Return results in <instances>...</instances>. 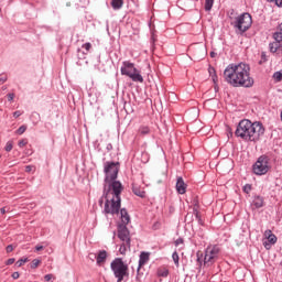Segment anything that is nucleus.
<instances>
[{
    "mask_svg": "<svg viewBox=\"0 0 282 282\" xmlns=\"http://www.w3.org/2000/svg\"><path fill=\"white\" fill-rule=\"evenodd\" d=\"M28 258H21L15 262L17 268H21L24 263H28Z\"/></svg>",
    "mask_w": 282,
    "mask_h": 282,
    "instance_id": "32",
    "label": "nucleus"
},
{
    "mask_svg": "<svg viewBox=\"0 0 282 282\" xmlns=\"http://www.w3.org/2000/svg\"><path fill=\"white\" fill-rule=\"evenodd\" d=\"M281 47V42H271L269 43V51L271 54H276L279 52V48Z\"/></svg>",
    "mask_w": 282,
    "mask_h": 282,
    "instance_id": "22",
    "label": "nucleus"
},
{
    "mask_svg": "<svg viewBox=\"0 0 282 282\" xmlns=\"http://www.w3.org/2000/svg\"><path fill=\"white\" fill-rule=\"evenodd\" d=\"M268 61V55L265 54V52L261 53V59L260 63H265Z\"/></svg>",
    "mask_w": 282,
    "mask_h": 282,
    "instance_id": "38",
    "label": "nucleus"
},
{
    "mask_svg": "<svg viewBox=\"0 0 282 282\" xmlns=\"http://www.w3.org/2000/svg\"><path fill=\"white\" fill-rule=\"evenodd\" d=\"M265 235H268L269 242H264L263 246L267 250H270V246H274V243L278 241V238L274 234H272V230H267Z\"/></svg>",
    "mask_w": 282,
    "mask_h": 282,
    "instance_id": "13",
    "label": "nucleus"
},
{
    "mask_svg": "<svg viewBox=\"0 0 282 282\" xmlns=\"http://www.w3.org/2000/svg\"><path fill=\"white\" fill-rule=\"evenodd\" d=\"M31 171H32V165H26V166H25V172H26V173H30Z\"/></svg>",
    "mask_w": 282,
    "mask_h": 282,
    "instance_id": "51",
    "label": "nucleus"
},
{
    "mask_svg": "<svg viewBox=\"0 0 282 282\" xmlns=\"http://www.w3.org/2000/svg\"><path fill=\"white\" fill-rule=\"evenodd\" d=\"M197 263H199V265H202V257H199V253H197Z\"/></svg>",
    "mask_w": 282,
    "mask_h": 282,
    "instance_id": "52",
    "label": "nucleus"
},
{
    "mask_svg": "<svg viewBox=\"0 0 282 282\" xmlns=\"http://www.w3.org/2000/svg\"><path fill=\"white\" fill-rule=\"evenodd\" d=\"M97 265H102L107 261V251L100 250L98 254H94Z\"/></svg>",
    "mask_w": 282,
    "mask_h": 282,
    "instance_id": "18",
    "label": "nucleus"
},
{
    "mask_svg": "<svg viewBox=\"0 0 282 282\" xmlns=\"http://www.w3.org/2000/svg\"><path fill=\"white\" fill-rule=\"evenodd\" d=\"M214 4L215 0H205V11L210 12L213 10Z\"/></svg>",
    "mask_w": 282,
    "mask_h": 282,
    "instance_id": "27",
    "label": "nucleus"
},
{
    "mask_svg": "<svg viewBox=\"0 0 282 282\" xmlns=\"http://www.w3.org/2000/svg\"><path fill=\"white\" fill-rule=\"evenodd\" d=\"M11 276L12 279H14V281H17V279H19L21 274L19 272H13Z\"/></svg>",
    "mask_w": 282,
    "mask_h": 282,
    "instance_id": "43",
    "label": "nucleus"
},
{
    "mask_svg": "<svg viewBox=\"0 0 282 282\" xmlns=\"http://www.w3.org/2000/svg\"><path fill=\"white\" fill-rule=\"evenodd\" d=\"M132 193L137 195V197L144 198L147 197V192L144 189L135 184H132Z\"/></svg>",
    "mask_w": 282,
    "mask_h": 282,
    "instance_id": "20",
    "label": "nucleus"
},
{
    "mask_svg": "<svg viewBox=\"0 0 282 282\" xmlns=\"http://www.w3.org/2000/svg\"><path fill=\"white\" fill-rule=\"evenodd\" d=\"M93 45H91V43L90 42H86V43H84L83 45H82V50L80 48H78L77 50V52L78 53H80L82 52V54H84V56H87V54H89L90 52H91V50H93Z\"/></svg>",
    "mask_w": 282,
    "mask_h": 282,
    "instance_id": "21",
    "label": "nucleus"
},
{
    "mask_svg": "<svg viewBox=\"0 0 282 282\" xmlns=\"http://www.w3.org/2000/svg\"><path fill=\"white\" fill-rule=\"evenodd\" d=\"M229 21L236 34H240V36H243L252 28V14L249 12H243L236 17L230 15Z\"/></svg>",
    "mask_w": 282,
    "mask_h": 282,
    "instance_id": "3",
    "label": "nucleus"
},
{
    "mask_svg": "<svg viewBox=\"0 0 282 282\" xmlns=\"http://www.w3.org/2000/svg\"><path fill=\"white\" fill-rule=\"evenodd\" d=\"M273 78H274L275 83H281V80H282V72H275L273 74Z\"/></svg>",
    "mask_w": 282,
    "mask_h": 282,
    "instance_id": "31",
    "label": "nucleus"
},
{
    "mask_svg": "<svg viewBox=\"0 0 282 282\" xmlns=\"http://www.w3.org/2000/svg\"><path fill=\"white\" fill-rule=\"evenodd\" d=\"M268 3H274V0H267Z\"/></svg>",
    "mask_w": 282,
    "mask_h": 282,
    "instance_id": "54",
    "label": "nucleus"
},
{
    "mask_svg": "<svg viewBox=\"0 0 282 282\" xmlns=\"http://www.w3.org/2000/svg\"><path fill=\"white\" fill-rule=\"evenodd\" d=\"M219 246L214 245L212 247H207L205 250L204 263H213L219 257Z\"/></svg>",
    "mask_w": 282,
    "mask_h": 282,
    "instance_id": "9",
    "label": "nucleus"
},
{
    "mask_svg": "<svg viewBox=\"0 0 282 282\" xmlns=\"http://www.w3.org/2000/svg\"><path fill=\"white\" fill-rule=\"evenodd\" d=\"M40 264H41V260L34 259V260L31 262L30 268H31L32 270H36V268H39Z\"/></svg>",
    "mask_w": 282,
    "mask_h": 282,
    "instance_id": "30",
    "label": "nucleus"
},
{
    "mask_svg": "<svg viewBox=\"0 0 282 282\" xmlns=\"http://www.w3.org/2000/svg\"><path fill=\"white\" fill-rule=\"evenodd\" d=\"M120 216H121V224H119V226H127L129 221H131V217L129 216V212H127V208L120 209Z\"/></svg>",
    "mask_w": 282,
    "mask_h": 282,
    "instance_id": "16",
    "label": "nucleus"
},
{
    "mask_svg": "<svg viewBox=\"0 0 282 282\" xmlns=\"http://www.w3.org/2000/svg\"><path fill=\"white\" fill-rule=\"evenodd\" d=\"M264 133L265 127L261 121L252 122L249 119H242L237 126L235 135L245 142H259Z\"/></svg>",
    "mask_w": 282,
    "mask_h": 282,
    "instance_id": "1",
    "label": "nucleus"
},
{
    "mask_svg": "<svg viewBox=\"0 0 282 282\" xmlns=\"http://www.w3.org/2000/svg\"><path fill=\"white\" fill-rule=\"evenodd\" d=\"M140 135H149L151 133V129L147 126H141L139 128Z\"/></svg>",
    "mask_w": 282,
    "mask_h": 282,
    "instance_id": "26",
    "label": "nucleus"
},
{
    "mask_svg": "<svg viewBox=\"0 0 282 282\" xmlns=\"http://www.w3.org/2000/svg\"><path fill=\"white\" fill-rule=\"evenodd\" d=\"M17 260L14 258H10L7 260L6 265H12Z\"/></svg>",
    "mask_w": 282,
    "mask_h": 282,
    "instance_id": "41",
    "label": "nucleus"
},
{
    "mask_svg": "<svg viewBox=\"0 0 282 282\" xmlns=\"http://www.w3.org/2000/svg\"><path fill=\"white\" fill-rule=\"evenodd\" d=\"M151 41L153 44H155V37H152Z\"/></svg>",
    "mask_w": 282,
    "mask_h": 282,
    "instance_id": "55",
    "label": "nucleus"
},
{
    "mask_svg": "<svg viewBox=\"0 0 282 282\" xmlns=\"http://www.w3.org/2000/svg\"><path fill=\"white\" fill-rule=\"evenodd\" d=\"M7 96H8L9 102H12V100H14V93H10Z\"/></svg>",
    "mask_w": 282,
    "mask_h": 282,
    "instance_id": "42",
    "label": "nucleus"
},
{
    "mask_svg": "<svg viewBox=\"0 0 282 282\" xmlns=\"http://www.w3.org/2000/svg\"><path fill=\"white\" fill-rule=\"evenodd\" d=\"M193 215L195 216L199 226H204V220H202V216L199 215V210L197 208L193 209Z\"/></svg>",
    "mask_w": 282,
    "mask_h": 282,
    "instance_id": "25",
    "label": "nucleus"
},
{
    "mask_svg": "<svg viewBox=\"0 0 282 282\" xmlns=\"http://www.w3.org/2000/svg\"><path fill=\"white\" fill-rule=\"evenodd\" d=\"M28 131V127L26 126H21L18 130L17 133L18 135H23V132Z\"/></svg>",
    "mask_w": 282,
    "mask_h": 282,
    "instance_id": "33",
    "label": "nucleus"
},
{
    "mask_svg": "<svg viewBox=\"0 0 282 282\" xmlns=\"http://www.w3.org/2000/svg\"><path fill=\"white\" fill-rule=\"evenodd\" d=\"M118 164L116 162H106L104 166L105 180L104 182H109V180H118Z\"/></svg>",
    "mask_w": 282,
    "mask_h": 282,
    "instance_id": "8",
    "label": "nucleus"
},
{
    "mask_svg": "<svg viewBox=\"0 0 282 282\" xmlns=\"http://www.w3.org/2000/svg\"><path fill=\"white\" fill-rule=\"evenodd\" d=\"M0 159H1V154H0Z\"/></svg>",
    "mask_w": 282,
    "mask_h": 282,
    "instance_id": "56",
    "label": "nucleus"
},
{
    "mask_svg": "<svg viewBox=\"0 0 282 282\" xmlns=\"http://www.w3.org/2000/svg\"><path fill=\"white\" fill-rule=\"evenodd\" d=\"M106 151H113V144H111V143H108L107 145H106Z\"/></svg>",
    "mask_w": 282,
    "mask_h": 282,
    "instance_id": "46",
    "label": "nucleus"
},
{
    "mask_svg": "<svg viewBox=\"0 0 282 282\" xmlns=\"http://www.w3.org/2000/svg\"><path fill=\"white\" fill-rule=\"evenodd\" d=\"M225 72H250V65L241 62L239 64H229Z\"/></svg>",
    "mask_w": 282,
    "mask_h": 282,
    "instance_id": "11",
    "label": "nucleus"
},
{
    "mask_svg": "<svg viewBox=\"0 0 282 282\" xmlns=\"http://www.w3.org/2000/svg\"><path fill=\"white\" fill-rule=\"evenodd\" d=\"M12 149H13L12 142L11 141L7 142V144L4 147V151H7V153H10V151H12Z\"/></svg>",
    "mask_w": 282,
    "mask_h": 282,
    "instance_id": "34",
    "label": "nucleus"
},
{
    "mask_svg": "<svg viewBox=\"0 0 282 282\" xmlns=\"http://www.w3.org/2000/svg\"><path fill=\"white\" fill-rule=\"evenodd\" d=\"M210 58H217L218 54L215 51L209 52Z\"/></svg>",
    "mask_w": 282,
    "mask_h": 282,
    "instance_id": "45",
    "label": "nucleus"
},
{
    "mask_svg": "<svg viewBox=\"0 0 282 282\" xmlns=\"http://www.w3.org/2000/svg\"><path fill=\"white\" fill-rule=\"evenodd\" d=\"M28 144V140L22 139L18 142V147H20V149H23V147H25Z\"/></svg>",
    "mask_w": 282,
    "mask_h": 282,
    "instance_id": "35",
    "label": "nucleus"
},
{
    "mask_svg": "<svg viewBox=\"0 0 282 282\" xmlns=\"http://www.w3.org/2000/svg\"><path fill=\"white\" fill-rule=\"evenodd\" d=\"M0 213H1V215H6V213H7L6 207L0 208Z\"/></svg>",
    "mask_w": 282,
    "mask_h": 282,
    "instance_id": "53",
    "label": "nucleus"
},
{
    "mask_svg": "<svg viewBox=\"0 0 282 282\" xmlns=\"http://www.w3.org/2000/svg\"><path fill=\"white\" fill-rule=\"evenodd\" d=\"M172 259H173V261H174L176 268H180V254H177V251H174V252L172 253Z\"/></svg>",
    "mask_w": 282,
    "mask_h": 282,
    "instance_id": "29",
    "label": "nucleus"
},
{
    "mask_svg": "<svg viewBox=\"0 0 282 282\" xmlns=\"http://www.w3.org/2000/svg\"><path fill=\"white\" fill-rule=\"evenodd\" d=\"M110 6L113 10H120L124 6V0H111Z\"/></svg>",
    "mask_w": 282,
    "mask_h": 282,
    "instance_id": "23",
    "label": "nucleus"
},
{
    "mask_svg": "<svg viewBox=\"0 0 282 282\" xmlns=\"http://www.w3.org/2000/svg\"><path fill=\"white\" fill-rule=\"evenodd\" d=\"M14 250V247L12 245L7 246V252H12Z\"/></svg>",
    "mask_w": 282,
    "mask_h": 282,
    "instance_id": "48",
    "label": "nucleus"
},
{
    "mask_svg": "<svg viewBox=\"0 0 282 282\" xmlns=\"http://www.w3.org/2000/svg\"><path fill=\"white\" fill-rule=\"evenodd\" d=\"M176 191L180 195H184L186 193V183L182 176H178L176 180Z\"/></svg>",
    "mask_w": 282,
    "mask_h": 282,
    "instance_id": "15",
    "label": "nucleus"
},
{
    "mask_svg": "<svg viewBox=\"0 0 282 282\" xmlns=\"http://www.w3.org/2000/svg\"><path fill=\"white\" fill-rule=\"evenodd\" d=\"M250 191H252V185L246 184V185L243 186V193H250Z\"/></svg>",
    "mask_w": 282,
    "mask_h": 282,
    "instance_id": "37",
    "label": "nucleus"
},
{
    "mask_svg": "<svg viewBox=\"0 0 282 282\" xmlns=\"http://www.w3.org/2000/svg\"><path fill=\"white\" fill-rule=\"evenodd\" d=\"M6 80H8V77H7V76H1V77H0V83H1V84L6 83Z\"/></svg>",
    "mask_w": 282,
    "mask_h": 282,
    "instance_id": "49",
    "label": "nucleus"
},
{
    "mask_svg": "<svg viewBox=\"0 0 282 282\" xmlns=\"http://www.w3.org/2000/svg\"><path fill=\"white\" fill-rule=\"evenodd\" d=\"M264 205H265V202L263 200V196H254L253 197L251 206L259 209V208H263Z\"/></svg>",
    "mask_w": 282,
    "mask_h": 282,
    "instance_id": "19",
    "label": "nucleus"
},
{
    "mask_svg": "<svg viewBox=\"0 0 282 282\" xmlns=\"http://www.w3.org/2000/svg\"><path fill=\"white\" fill-rule=\"evenodd\" d=\"M224 76L225 80L228 83V85H231V87L250 88L252 85H254V79L250 77V73L248 72H225Z\"/></svg>",
    "mask_w": 282,
    "mask_h": 282,
    "instance_id": "2",
    "label": "nucleus"
},
{
    "mask_svg": "<svg viewBox=\"0 0 282 282\" xmlns=\"http://www.w3.org/2000/svg\"><path fill=\"white\" fill-rule=\"evenodd\" d=\"M20 116H23V112L21 110H17L13 112V118H20Z\"/></svg>",
    "mask_w": 282,
    "mask_h": 282,
    "instance_id": "39",
    "label": "nucleus"
},
{
    "mask_svg": "<svg viewBox=\"0 0 282 282\" xmlns=\"http://www.w3.org/2000/svg\"><path fill=\"white\" fill-rule=\"evenodd\" d=\"M104 196L106 199H111V197L121 198L122 195V183L116 180L104 181Z\"/></svg>",
    "mask_w": 282,
    "mask_h": 282,
    "instance_id": "4",
    "label": "nucleus"
},
{
    "mask_svg": "<svg viewBox=\"0 0 282 282\" xmlns=\"http://www.w3.org/2000/svg\"><path fill=\"white\" fill-rule=\"evenodd\" d=\"M273 3H275L278 8H282V0H273Z\"/></svg>",
    "mask_w": 282,
    "mask_h": 282,
    "instance_id": "44",
    "label": "nucleus"
},
{
    "mask_svg": "<svg viewBox=\"0 0 282 282\" xmlns=\"http://www.w3.org/2000/svg\"><path fill=\"white\" fill-rule=\"evenodd\" d=\"M147 263H149V252H141L139 256V265L137 269V272H140V269L142 268V265H147Z\"/></svg>",
    "mask_w": 282,
    "mask_h": 282,
    "instance_id": "17",
    "label": "nucleus"
},
{
    "mask_svg": "<svg viewBox=\"0 0 282 282\" xmlns=\"http://www.w3.org/2000/svg\"><path fill=\"white\" fill-rule=\"evenodd\" d=\"M174 243L175 246H182V243H184V238H177Z\"/></svg>",
    "mask_w": 282,
    "mask_h": 282,
    "instance_id": "40",
    "label": "nucleus"
},
{
    "mask_svg": "<svg viewBox=\"0 0 282 282\" xmlns=\"http://www.w3.org/2000/svg\"><path fill=\"white\" fill-rule=\"evenodd\" d=\"M120 72H138V68L135 67V63L123 61Z\"/></svg>",
    "mask_w": 282,
    "mask_h": 282,
    "instance_id": "14",
    "label": "nucleus"
},
{
    "mask_svg": "<svg viewBox=\"0 0 282 282\" xmlns=\"http://www.w3.org/2000/svg\"><path fill=\"white\" fill-rule=\"evenodd\" d=\"M120 254H126L127 253V245H121L119 248Z\"/></svg>",
    "mask_w": 282,
    "mask_h": 282,
    "instance_id": "36",
    "label": "nucleus"
},
{
    "mask_svg": "<svg viewBox=\"0 0 282 282\" xmlns=\"http://www.w3.org/2000/svg\"><path fill=\"white\" fill-rule=\"evenodd\" d=\"M209 76L212 77V80L214 83V89H217V83H219V77H217V72L209 73Z\"/></svg>",
    "mask_w": 282,
    "mask_h": 282,
    "instance_id": "28",
    "label": "nucleus"
},
{
    "mask_svg": "<svg viewBox=\"0 0 282 282\" xmlns=\"http://www.w3.org/2000/svg\"><path fill=\"white\" fill-rule=\"evenodd\" d=\"M270 171V158L268 155H261L252 165V172L254 175H265Z\"/></svg>",
    "mask_w": 282,
    "mask_h": 282,
    "instance_id": "6",
    "label": "nucleus"
},
{
    "mask_svg": "<svg viewBox=\"0 0 282 282\" xmlns=\"http://www.w3.org/2000/svg\"><path fill=\"white\" fill-rule=\"evenodd\" d=\"M43 246H41V245H37V246H35V250H36V252H41V250H43Z\"/></svg>",
    "mask_w": 282,
    "mask_h": 282,
    "instance_id": "47",
    "label": "nucleus"
},
{
    "mask_svg": "<svg viewBox=\"0 0 282 282\" xmlns=\"http://www.w3.org/2000/svg\"><path fill=\"white\" fill-rule=\"evenodd\" d=\"M122 76H128L133 83H144V77L138 72H121Z\"/></svg>",
    "mask_w": 282,
    "mask_h": 282,
    "instance_id": "12",
    "label": "nucleus"
},
{
    "mask_svg": "<svg viewBox=\"0 0 282 282\" xmlns=\"http://www.w3.org/2000/svg\"><path fill=\"white\" fill-rule=\"evenodd\" d=\"M44 280H45V281H52V274H46V275L44 276Z\"/></svg>",
    "mask_w": 282,
    "mask_h": 282,
    "instance_id": "50",
    "label": "nucleus"
},
{
    "mask_svg": "<svg viewBox=\"0 0 282 282\" xmlns=\"http://www.w3.org/2000/svg\"><path fill=\"white\" fill-rule=\"evenodd\" d=\"M156 274H158V276L166 279V276H169V269L160 268V269H158Z\"/></svg>",
    "mask_w": 282,
    "mask_h": 282,
    "instance_id": "24",
    "label": "nucleus"
},
{
    "mask_svg": "<svg viewBox=\"0 0 282 282\" xmlns=\"http://www.w3.org/2000/svg\"><path fill=\"white\" fill-rule=\"evenodd\" d=\"M118 238L124 241L128 248H131V237L127 225H118Z\"/></svg>",
    "mask_w": 282,
    "mask_h": 282,
    "instance_id": "10",
    "label": "nucleus"
},
{
    "mask_svg": "<svg viewBox=\"0 0 282 282\" xmlns=\"http://www.w3.org/2000/svg\"><path fill=\"white\" fill-rule=\"evenodd\" d=\"M110 270L113 272L117 282L124 281V276H129V265L122 261V258H116L110 263Z\"/></svg>",
    "mask_w": 282,
    "mask_h": 282,
    "instance_id": "5",
    "label": "nucleus"
},
{
    "mask_svg": "<svg viewBox=\"0 0 282 282\" xmlns=\"http://www.w3.org/2000/svg\"><path fill=\"white\" fill-rule=\"evenodd\" d=\"M122 204V198H116L110 196V198H106L104 205L105 215H118L120 213V206Z\"/></svg>",
    "mask_w": 282,
    "mask_h": 282,
    "instance_id": "7",
    "label": "nucleus"
}]
</instances>
